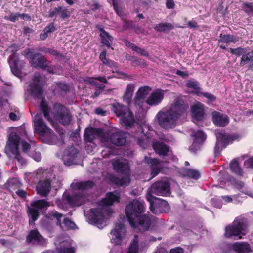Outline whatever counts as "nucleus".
<instances>
[{
	"mask_svg": "<svg viewBox=\"0 0 253 253\" xmlns=\"http://www.w3.org/2000/svg\"><path fill=\"white\" fill-rule=\"evenodd\" d=\"M84 140L86 142H91L93 141L94 136L90 133V129H86L84 133Z\"/></svg>",
	"mask_w": 253,
	"mask_h": 253,
	"instance_id": "13d9d810",
	"label": "nucleus"
},
{
	"mask_svg": "<svg viewBox=\"0 0 253 253\" xmlns=\"http://www.w3.org/2000/svg\"><path fill=\"white\" fill-rule=\"evenodd\" d=\"M94 186L92 181L88 180L85 182L80 181V190L92 188Z\"/></svg>",
	"mask_w": 253,
	"mask_h": 253,
	"instance_id": "603ef678",
	"label": "nucleus"
},
{
	"mask_svg": "<svg viewBox=\"0 0 253 253\" xmlns=\"http://www.w3.org/2000/svg\"><path fill=\"white\" fill-rule=\"evenodd\" d=\"M51 215L56 219L57 222L56 224L60 227H62L61 223V217L63 216V215L60 213H59L56 211H53L51 212Z\"/></svg>",
	"mask_w": 253,
	"mask_h": 253,
	"instance_id": "8fccbe9b",
	"label": "nucleus"
},
{
	"mask_svg": "<svg viewBox=\"0 0 253 253\" xmlns=\"http://www.w3.org/2000/svg\"><path fill=\"white\" fill-rule=\"evenodd\" d=\"M27 214L28 217L30 218L29 221V224H31L32 223H34L40 216L39 210L32 207H28Z\"/></svg>",
	"mask_w": 253,
	"mask_h": 253,
	"instance_id": "473e14b6",
	"label": "nucleus"
},
{
	"mask_svg": "<svg viewBox=\"0 0 253 253\" xmlns=\"http://www.w3.org/2000/svg\"><path fill=\"white\" fill-rule=\"evenodd\" d=\"M134 49H133L134 51L136 52L137 53L140 54L141 56L145 57H148L149 56V53L147 51H146L145 49L139 47L136 45L135 47H134Z\"/></svg>",
	"mask_w": 253,
	"mask_h": 253,
	"instance_id": "4d7b16f0",
	"label": "nucleus"
},
{
	"mask_svg": "<svg viewBox=\"0 0 253 253\" xmlns=\"http://www.w3.org/2000/svg\"><path fill=\"white\" fill-rule=\"evenodd\" d=\"M59 13L61 14L60 17L63 19L68 18L70 17V13L66 8L63 7V9H62Z\"/></svg>",
	"mask_w": 253,
	"mask_h": 253,
	"instance_id": "69168bd1",
	"label": "nucleus"
},
{
	"mask_svg": "<svg viewBox=\"0 0 253 253\" xmlns=\"http://www.w3.org/2000/svg\"><path fill=\"white\" fill-rule=\"evenodd\" d=\"M20 137L15 132H11L4 148V151L9 159L16 160L20 165L26 164V159L21 155L19 150Z\"/></svg>",
	"mask_w": 253,
	"mask_h": 253,
	"instance_id": "20e7f679",
	"label": "nucleus"
},
{
	"mask_svg": "<svg viewBox=\"0 0 253 253\" xmlns=\"http://www.w3.org/2000/svg\"><path fill=\"white\" fill-rule=\"evenodd\" d=\"M18 59H14L12 62H9L11 70L12 73L16 76L20 75L21 73V69L18 66Z\"/></svg>",
	"mask_w": 253,
	"mask_h": 253,
	"instance_id": "37998d69",
	"label": "nucleus"
},
{
	"mask_svg": "<svg viewBox=\"0 0 253 253\" xmlns=\"http://www.w3.org/2000/svg\"><path fill=\"white\" fill-rule=\"evenodd\" d=\"M138 242V236L135 235L132 241L130 243L128 252L129 253H137L139 249Z\"/></svg>",
	"mask_w": 253,
	"mask_h": 253,
	"instance_id": "4c0bfd02",
	"label": "nucleus"
},
{
	"mask_svg": "<svg viewBox=\"0 0 253 253\" xmlns=\"http://www.w3.org/2000/svg\"><path fill=\"white\" fill-rule=\"evenodd\" d=\"M146 206L144 202L133 199L126 206L125 212L126 217L129 222L146 211Z\"/></svg>",
	"mask_w": 253,
	"mask_h": 253,
	"instance_id": "0eeeda50",
	"label": "nucleus"
},
{
	"mask_svg": "<svg viewBox=\"0 0 253 253\" xmlns=\"http://www.w3.org/2000/svg\"><path fill=\"white\" fill-rule=\"evenodd\" d=\"M59 253H75L74 248H63L59 251Z\"/></svg>",
	"mask_w": 253,
	"mask_h": 253,
	"instance_id": "774afa93",
	"label": "nucleus"
},
{
	"mask_svg": "<svg viewBox=\"0 0 253 253\" xmlns=\"http://www.w3.org/2000/svg\"><path fill=\"white\" fill-rule=\"evenodd\" d=\"M248 222L245 218L237 217L224 229V236L226 238L239 240L248 232Z\"/></svg>",
	"mask_w": 253,
	"mask_h": 253,
	"instance_id": "7ed1b4c3",
	"label": "nucleus"
},
{
	"mask_svg": "<svg viewBox=\"0 0 253 253\" xmlns=\"http://www.w3.org/2000/svg\"><path fill=\"white\" fill-rule=\"evenodd\" d=\"M79 201V192L68 190L63 193L62 199L57 198L55 200V203L60 209H66L68 207H74L78 206L77 203Z\"/></svg>",
	"mask_w": 253,
	"mask_h": 253,
	"instance_id": "6e6552de",
	"label": "nucleus"
},
{
	"mask_svg": "<svg viewBox=\"0 0 253 253\" xmlns=\"http://www.w3.org/2000/svg\"><path fill=\"white\" fill-rule=\"evenodd\" d=\"M42 77L39 74H35L33 78V83L29 85V90L31 96L35 99H41L40 110L43 114L45 119L50 123L53 121L50 116V108L45 97L43 96V84L42 82Z\"/></svg>",
	"mask_w": 253,
	"mask_h": 253,
	"instance_id": "f03ea898",
	"label": "nucleus"
},
{
	"mask_svg": "<svg viewBox=\"0 0 253 253\" xmlns=\"http://www.w3.org/2000/svg\"><path fill=\"white\" fill-rule=\"evenodd\" d=\"M155 31L159 32H166L174 29V26L170 23H160L154 27Z\"/></svg>",
	"mask_w": 253,
	"mask_h": 253,
	"instance_id": "f704fd0d",
	"label": "nucleus"
},
{
	"mask_svg": "<svg viewBox=\"0 0 253 253\" xmlns=\"http://www.w3.org/2000/svg\"><path fill=\"white\" fill-rule=\"evenodd\" d=\"M31 206L36 209H42L49 206V203L44 199L39 200L31 203Z\"/></svg>",
	"mask_w": 253,
	"mask_h": 253,
	"instance_id": "58836bf2",
	"label": "nucleus"
},
{
	"mask_svg": "<svg viewBox=\"0 0 253 253\" xmlns=\"http://www.w3.org/2000/svg\"><path fill=\"white\" fill-rule=\"evenodd\" d=\"M99 36L101 38V42L107 47H110V42H112L113 39V37L110 35L107 32H106V34L100 35Z\"/></svg>",
	"mask_w": 253,
	"mask_h": 253,
	"instance_id": "a19ab883",
	"label": "nucleus"
},
{
	"mask_svg": "<svg viewBox=\"0 0 253 253\" xmlns=\"http://www.w3.org/2000/svg\"><path fill=\"white\" fill-rule=\"evenodd\" d=\"M26 242L32 245H41L45 242V240L37 229H33L29 232L26 236Z\"/></svg>",
	"mask_w": 253,
	"mask_h": 253,
	"instance_id": "dca6fc26",
	"label": "nucleus"
},
{
	"mask_svg": "<svg viewBox=\"0 0 253 253\" xmlns=\"http://www.w3.org/2000/svg\"><path fill=\"white\" fill-rule=\"evenodd\" d=\"M153 149L160 156H167L169 151V147L163 142L157 141L152 144Z\"/></svg>",
	"mask_w": 253,
	"mask_h": 253,
	"instance_id": "5701e85b",
	"label": "nucleus"
},
{
	"mask_svg": "<svg viewBox=\"0 0 253 253\" xmlns=\"http://www.w3.org/2000/svg\"><path fill=\"white\" fill-rule=\"evenodd\" d=\"M185 174L189 177L195 180L199 179L201 174L199 171L191 169H186L184 171Z\"/></svg>",
	"mask_w": 253,
	"mask_h": 253,
	"instance_id": "ea45409f",
	"label": "nucleus"
},
{
	"mask_svg": "<svg viewBox=\"0 0 253 253\" xmlns=\"http://www.w3.org/2000/svg\"><path fill=\"white\" fill-rule=\"evenodd\" d=\"M125 228L124 223L119 222L117 223L114 228L111 230V234L114 236L112 239L114 242L116 244H120L122 241V232Z\"/></svg>",
	"mask_w": 253,
	"mask_h": 253,
	"instance_id": "4be33fe9",
	"label": "nucleus"
},
{
	"mask_svg": "<svg viewBox=\"0 0 253 253\" xmlns=\"http://www.w3.org/2000/svg\"><path fill=\"white\" fill-rule=\"evenodd\" d=\"M164 97V91L158 89L153 92L146 100V103L150 106H156L160 104Z\"/></svg>",
	"mask_w": 253,
	"mask_h": 253,
	"instance_id": "6ab92c4d",
	"label": "nucleus"
},
{
	"mask_svg": "<svg viewBox=\"0 0 253 253\" xmlns=\"http://www.w3.org/2000/svg\"><path fill=\"white\" fill-rule=\"evenodd\" d=\"M18 15H19V13L15 14L11 13L9 15L5 16L4 19L12 22H15L18 20V18L19 17V16H18Z\"/></svg>",
	"mask_w": 253,
	"mask_h": 253,
	"instance_id": "052dcab7",
	"label": "nucleus"
},
{
	"mask_svg": "<svg viewBox=\"0 0 253 253\" xmlns=\"http://www.w3.org/2000/svg\"><path fill=\"white\" fill-rule=\"evenodd\" d=\"M104 64L110 67V68H112V72L117 74V75L119 76L118 78L126 79L129 77L128 75L118 70V66L117 62L111 60L107 59V60Z\"/></svg>",
	"mask_w": 253,
	"mask_h": 253,
	"instance_id": "cd10ccee",
	"label": "nucleus"
},
{
	"mask_svg": "<svg viewBox=\"0 0 253 253\" xmlns=\"http://www.w3.org/2000/svg\"><path fill=\"white\" fill-rule=\"evenodd\" d=\"M62 9H63V7L59 6L57 7H55L53 10H49L48 17L52 18L53 16L59 13Z\"/></svg>",
	"mask_w": 253,
	"mask_h": 253,
	"instance_id": "680f3d73",
	"label": "nucleus"
},
{
	"mask_svg": "<svg viewBox=\"0 0 253 253\" xmlns=\"http://www.w3.org/2000/svg\"><path fill=\"white\" fill-rule=\"evenodd\" d=\"M43 30L48 34L54 32L56 30V28L54 23L53 22H51L48 24Z\"/></svg>",
	"mask_w": 253,
	"mask_h": 253,
	"instance_id": "e2e57ef3",
	"label": "nucleus"
},
{
	"mask_svg": "<svg viewBox=\"0 0 253 253\" xmlns=\"http://www.w3.org/2000/svg\"><path fill=\"white\" fill-rule=\"evenodd\" d=\"M191 116L197 121H202L205 115L204 105L201 102L193 104L191 107Z\"/></svg>",
	"mask_w": 253,
	"mask_h": 253,
	"instance_id": "a211bd4d",
	"label": "nucleus"
},
{
	"mask_svg": "<svg viewBox=\"0 0 253 253\" xmlns=\"http://www.w3.org/2000/svg\"><path fill=\"white\" fill-rule=\"evenodd\" d=\"M248 63H249L248 69L253 70V51L247 52L241 57L240 65L243 66Z\"/></svg>",
	"mask_w": 253,
	"mask_h": 253,
	"instance_id": "bb28decb",
	"label": "nucleus"
},
{
	"mask_svg": "<svg viewBox=\"0 0 253 253\" xmlns=\"http://www.w3.org/2000/svg\"><path fill=\"white\" fill-rule=\"evenodd\" d=\"M198 95L207 98L211 102H213L216 100V97L213 94L209 92H200L199 93Z\"/></svg>",
	"mask_w": 253,
	"mask_h": 253,
	"instance_id": "09e8293b",
	"label": "nucleus"
},
{
	"mask_svg": "<svg viewBox=\"0 0 253 253\" xmlns=\"http://www.w3.org/2000/svg\"><path fill=\"white\" fill-rule=\"evenodd\" d=\"M63 223L65 227L67 229H74L77 228L75 223L69 219L68 218H65L64 219Z\"/></svg>",
	"mask_w": 253,
	"mask_h": 253,
	"instance_id": "de8ad7c7",
	"label": "nucleus"
},
{
	"mask_svg": "<svg viewBox=\"0 0 253 253\" xmlns=\"http://www.w3.org/2000/svg\"><path fill=\"white\" fill-rule=\"evenodd\" d=\"M151 90V88L148 86H144L139 88L136 93V96L139 99H144Z\"/></svg>",
	"mask_w": 253,
	"mask_h": 253,
	"instance_id": "79ce46f5",
	"label": "nucleus"
},
{
	"mask_svg": "<svg viewBox=\"0 0 253 253\" xmlns=\"http://www.w3.org/2000/svg\"><path fill=\"white\" fill-rule=\"evenodd\" d=\"M170 183L168 180H159L154 183L148 191L146 198L150 202L149 209L152 212L156 214L158 211L164 207L166 210L169 209V206L165 200L156 198L152 194L160 196H166L170 193Z\"/></svg>",
	"mask_w": 253,
	"mask_h": 253,
	"instance_id": "f257e3e1",
	"label": "nucleus"
},
{
	"mask_svg": "<svg viewBox=\"0 0 253 253\" xmlns=\"http://www.w3.org/2000/svg\"><path fill=\"white\" fill-rule=\"evenodd\" d=\"M34 132L40 136V139L44 143L53 144L56 136L54 132L48 128L40 115L37 114L34 121Z\"/></svg>",
	"mask_w": 253,
	"mask_h": 253,
	"instance_id": "39448f33",
	"label": "nucleus"
},
{
	"mask_svg": "<svg viewBox=\"0 0 253 253\" xmlns=\"http://www.w3.org/2000/svg\"><path fill=\"white\" fill-rule=\"evenodd\" d=\"M4 186L6 190L13 193L14 191H16L20 188L22 184L18 179L14 178L8 180Z\"/></svg>",
	"mask_w": 253,
	"mask_h": 253,
	"instance_id": "c756f323",
	"label": "nucleus"
},
{
	"mask_svg": "<svg viewBox=\"0 0 253 253\" xmlns=\"http://www.w3.org/2000/svg\"><path fill=\"white\" fill-rule=\"evenodd\" d=\"M247 49H249V48H242L241 47H239L234 49L230 48L229 51L232 55L240 56L245 54L247 51Z\"/></svg>",
	"mask_w": 253,
	"mask_h": 253,
	"instance_id": "49530a36",
	"label": "nucleus"
},
{
	"mask_svg": "<svg viewBox=\"0 0 253 253\" xmlns=\"http://www.w3.org/2000/svg\"><path fill=\"white\" fill-rule=\"evenodd\" d=\"M49 171L48 169H45L40 167L34 172L37 178H45V179L40 180L38 182L36 188L37 194L43 197L47 196L51 189L52 178L47 175Z\"/></svg>",
	"mask_w": 253,
	"mask_h": 253,
	"instance_id": "423d86ee",
	"label": "nucleus"
},
{
	"mask_svg": "<svg viewBox=\"0 0 253 253\" xmlns=\"http://www.w3.org/2000/svg\"><path fill=\"white\" fill-rule=\"evenodd\" d=\"M87 5L93 11L99 9L101 7L99 3L96 0H91L88 3Z\"/></svg>",
	"mask_w": 253,
	"mask_h": 253,
	"instance_id": "3c124183",
	"label": "nucleus"
},
{
	"mask_svg": "<svg viewBox=\"0 0 253 253\" xmlns=\"http://www.w3.org/2000/svg\"><path fill=\"white\" fill-rule=\"evenodd\" d=\"M192 136L194 137L193 141L203 144L206 139V134L201 130L193 131Z\"/></svg>",
	"mask_w": 253,
	"mask_h": 253,
	"instance_id": "e433bc0d",
	"label": "nucleus"
},
{
	"mask_svg": "<svg viewBox=\"0 0 253 253\" xmlns=\"http://www.w3.org/2000/svg\"><path fill=\"white\" fill-rule=\"evenodd\" d=\"M78 153L77 149L73 146L68 147L62 158L64 164L68 166L76 164V159Z\"/></svg>",
	"mask_w": 253,
	"mask_h": 253,
	"instance_id": "2eb2a0df",
	"label": "nucleus"
},
{
	"mask_svg": "<svg viewBox=\"0 0 253 253\" xmlns=\"http://www.w3.org/2000/svg\"><path fill=\"white\" fill-rule=\"evenodd\" d=\"M239 40V37L230 34H220L218 43H224L228 44L230 43H235Z\"/></svg>",
	"mask_w": 253,
	"mask_h": 253,
	"instance_id": "c85d7f7f",
	"label": "nucleus"
},
{
	"mask_svg": "<svg viewBox=\"0 0 253 253\" xmlns=\"http://www.w3.org/2000/svg\"><path fill=\"white\" fill-rule=\"evenodd\" d=\"M124 24L123 25V27L125 30H129L132 29L133 26L134 25V23L133 21L132 20H127L125 19H123Z\"/></svg>",
	"mask_w": 253,
	"mask_h": 253,
	"instance_id": "bf43d9fd",
	"label": "nucleus"
},
{
	"mask_svg": "<svg viewBox=\"0 0 253 253\" xmlns=\"http://www.w3.org/2000/svg\"><path fill=\"white\" fill-rule=\"evenodd\" d=\"M27 54L30 58L29 62L31 66L42 70L45 69L47 67L46 62H48V61L44 56L39 53L32 52H28Z\"/></svg>",
	"mask_w": 253,
	"mask_h": 253,
	"instance_id": "ddd939ff",
	"label": "nucleus"
},
{
	"mask_svg": "<svg viewBox=\"0 0 253 253\" xmlns=\"http://www.w3.org/2000/svg\"><path fill=\"white\" fill-rule=\"evenodd\" d=\"M112 182L118 186H126L129 184L131 180L129 176H124L121 178L113 176L111 179Z\"/></svg>",
	"mask_w": 253,
	"mask_h": 253,
	"instance_id": "72a5a7b5",
	"label": "nucleus"
},
{
	"mask_svg": "<svg viewBox=\"0 0 253 253\" xmlns=\"http://www.w3.org/2000/svg\"><path fill=\"white\" fill-rule=\"evenodd\" d=\"M144 162L151 168L159 166L160 161L157 158H153L150 156H145L144 159Z\"/></svg>",
	"mask_w": 253,
	"mask_h": 253,
	"instance_id": "c03bdc74",
	"label": "nucleus"
},
{
	"mask_svg": "<svg viewBox=\"0 0 253 253\" xmlns=\"http://www.w3.org/2000/svg\"><path fill=\"white\" fill-rule=\"evenodd\" d=\"M106 210L104 207H100L90 209L89 212L86 214V219L91 224L97 225L98 227L102 226L105 221L104 213Z\"/></svg>",
	"mask_w": 253,
	"mask_h": 253,
	"instance_id": "9d476101",
	"label": "nucleus"
},
{
	"mask_svg": "<svg viewBox=\"0 0 253 253\" xmlns=\"http://www.w3.org/2000/svg\"><path fill=\"white\" fill-rule=\"evenodd\" d=\"M137 144L143 149H145L147 146V140L144 137L138 138L137 139Z\"/></svg>",
	"mask_w": 253,
	"mask_h": 253,
	"instance_id": "0e129e2a",
	"label": "nucleus"
},
{
	"mask_svg": "<svg viewBox=\"0 0 253 253\" xmlns=\"http://www.w3.org/2000/svg\"><path fill=\"white\" fill-rule=\"evenodd\" d=\"M229 181L235 188L239 190L242 189L245 186L244 182L233 177L229 178Z\"/></svg>",
	"mask_w": 253,
	"mask_h": 253,
	"instance_id": "a18cd8bd",
	"label": "nucleus"
},
{
	"mask_svg": "<svg viewBox=\"0 0 253 253\" xmlns=\"http://www.w3.org/2000/svg\"><path fill=\"white\" fill-rule=\"evenodd\" d=\"M243 5L245 8L248 9V10H245L246 13L253 14V3H243Z\"/></svg>",
	"mask_w": 253,
	"mask_h": 253,
	"instance_id": "338daca9",
	"label": "nucleus"
},
{
	"mask_svg": "<svg viewBox=\"0 0 253 253\" xmlns=\"http://www.w3.org/2000/svg\"><path fill=\"white\" fill-rule=\"evenodd\" d=\"M119 197L115 195L113 192L107 193L105 198L101 200L103 206H111L115 201H119Z\"/></svg>",
	"mask_w": 253,
	"mask_h": 253,
	"instance_id": "2f4dec72",
	"label": "nucleus"
},
{
	"mask_svg": "<svg viewBox=\"0 0 253 253\" xmlns=\"http://www.w3.org/2000/svg\"><path fill=\"white\" fill-rule=\"evenodd\" d=\"M211 115L212 122L217 126L224 127L229 123V118L226 114L214 111Z\"/></svg>",
	"mask_w": 253,
	"mask_h": 253,
	"instance_id": "f3484780",
	"label": "nucleus"
},
{
	"mask_svg": "<svg viewBox=\"0 0 253 253\" xmlns=\"http://www.w3.org/2000/svg\"><path fill=\"white\" fill-rule=\"evenodd\" d=\"M121 124L126 128L132 127L135 123L133 114L132 112H129L126 116L121 117Z\"/></svg>",
	"mask_w": 253,
	"mask_h": 253,
	"instance_id": "7c9ffc66",
	"label": "nucleus"
},
{
	"mask_svg": "<svg viewBox=\"0 0 253 253\" xmlns=\"http://www.w3.org/2000/svg\"><path fill=\"white\" fill-rule=\"evenodd\" d=\"M129 223L132 228L137 229L141 232H145L148 231L151 226L152 216L144 212Z\"/></svg>",
	"mask_w": 253,
	"mask_h": 253,
	"instance_id": "9b49d317",
	"label": "nucleus"
},
{
	"mask_svg": "<svg viewBox=\"0 0 253 253\" xmlns=\"http://www.w3.org/2000/svg\"><path fill=\"white\" fill-rule=\"evenodd\" d=\"M186 86L188 88H192L194 90H199L198 82L194 80H190L186 83Z\"/></svg>",
	"mask_w": 253,
	"mask_h": 253,
	"instance_id": "864d4df0",
	"label": "nucleus"
},
{
	"mask_svg": "<svg viewBox=\"0 0 253 253\" xmlns=\"http://www.w3.org/2000/svg\"><path fill=\"white\" fill-rule=\"evenodd\" d=\"M110 141L116 146H123L126 142V137L125 133L118 132L112 133L110 137Z\"/></svg>",
	"mask_w": 253,
	"mask_h": 253,
	"instance_id": "b1692460",
	"label": "nucleus"
},
{
	"mask_svg": "<svg viewBox=\"0 0 253 253\" xmlns=\"http://www.w3.org/2000/svg\"><path fill=\"white\" fill-rule=\"evenodd\" d=\"M188 109L189 104L187 101L179 97L174 100L169 109L177 120L186 116Z\"/></svg>",
	"mask_w": 253,
	"mask_h": 253,
	"instance_id": "1a4fd4ad",
	"label": "nucleus"
},
{
	"mask_svg": "<svg viewBox=\"0 0 253 253\" xmlns=\"http://www.w3.org/2000/svg\"><path fill=\"white\" fill-rule=\"evenodd\" d=\"M55 108L56 109L55 117L61 124L69 125L72 120V116L69 110L64 106L58 104L55 105Z\"/></svg>",
	"mask_w": 253,
	"mask_h": 253,
	"instance_id": "4468645a",
	"label": "nucleus"
},
{
	"mask_svg": "<svg viewBox=\"0 0 253 253\" xmlns=\"http://www.w3.org/2000/svg\"><path fill=\"white\" fill-rule=\"evenodd\" d=\"M157 117L159 125L166 129L172 128L174 122L177 120L169 109L165 112H159Z\"/></svg>",
	"mask_w": 253,
	"mask_h": 253,
	"instance_id": "f8f14e48",
	"label": "nucleus"
},
{
	"mask_svg": "<svg viewBox=\"0 0 253 253\" xmlns=\"http://www.w3.org/2000/svg\"><path fill=\"white\" fill-rule=\"evenodd\" d=\"M216 136L217 139L220 140L223 148H226L230 143H232L234 141L239 138V136L238 134H228L223 132L217 133Z\"/></svg>",
	"mask_w": 253,
	"mask_h": 253,
	"instance_id": "aec40b11",
	"label": "nucleus"
},
{
	"mask_svg": "<svg viewBox=\"0 0 253 253\" xmlns=\"http://www.w3.org/2000/svg\"><path fill=\"white\" fill-rule=\"evenodd\" d=\"M232 249L237 253H250L252 251L250 245L246 242H235Z\"/></svg>",
	"mask_w": 253,
	"mask_h": 253,
	"instance_id": "412c9836",
	"label": "nucleus"
},
{
	"mask_svg": "<svg viewBox=\"0 0 253 253\" xmlns=\"http://www.w3.org/2000/svg\"><path fill=\"white\" fill-rule=\"evenodd\" d=\"M90 129V133L93 134L94 137H101L104 135V131L101 128H91Z\"/></svg>",
	"mask_w": 253,
	"mask_h": 253,
	"instance_id": "5fc2aeb1",
	"label": "nucleus"
},
{
	"mask_svg": "<svg viewBox=\"0 0 253 253\" xmlns=\"http://www.w3.org/2000/svg\"><path fill=\"white\" fill-rule=\"evenodd\" d=\"M113 169L117 173H126L129 170V167L127 163L117 160L113 163Z\"/></svg>",
	"mask_w": 253,
	"mask_h": 253,
	"instance_id": "393cba45",
	"label": "nucleus"
},
{
	"mask_svg": "<svg viewBox=\"0 0 253 253\" xmlns=\"http://www.w3.org/2000/svg\"><path fill=\"white\" fill-rule=\"evenodd\" d=\"M203 144H201L200 142H197L193 141L192 144L189 147V150L196 153L197 151L200 150L201 146Z\"/></svg>",
	"mask_w": 253,
	"mask_h": 253,
	"instance_id": "6e6d98bb",
	"label": "nucleus"
},
{
	"mask_svg": "<svg viewBox=\"0 0 253 253\" xmlns=\"http://www.w3.org/2000/svg\"><path fill=\"white\" fill-rule=\"evenodd\" d=\"M112 110L117 116H120L121 117L126 116L128 112H130L129 109L126 106L119 103L113 104Z\"/></svg>",
	"mask_w": 253,
	"mask_h": 253,
	"instance_id": "a878e982",
	"label": "nucleus"
},
{
	"mask_svg": "<svg viewBox=\"0 0 253 253\" xmlns=\"http://www.w3.org/2000/svg\"><path fill=\"white\" fill-rule=\"evenodd\" d=\"M230 168L232 172L238 176L243 175V171L237 159H234L230 163Z\"/></svg>",
	"mask_w": 253,
	"mask_h": 253,
	"instance_id": "c9c22d12",
	"label": "nucleus"
}]
</instances>
